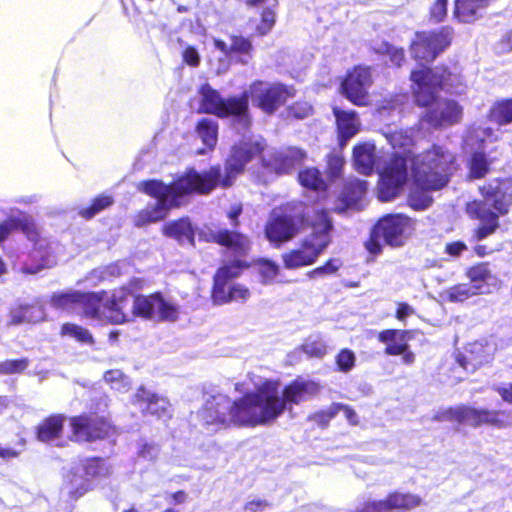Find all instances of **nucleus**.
Masks as SVG:
<instances>
[{
	"label": "nucleus",
	"mask_w": 512,
	"mask_h": 512,
	"mask_svg": "<svg viewBox=\"0 0 512 512\" xmlns=\"http://www.w3.org/2000/svg\"><path fill=\"white\" fill-rule=\"evenodd\" d=\"M262 140L242 141L231 147L230 156L224 162V168L213 165L207 170L198 171L193 167L187 168L184 174L175 178L170 184L158 179H147L138 183V191L153 198L154 202L136 213L133 223L142 228L149 224L163 221L169 212L179 208L183 199L193 194L209 195L217 188L231 187L236 177L244 171L246 164L263 152Z\"/></svg>",
	"instance_id": "1"
},
{
	"label": "nucleus",
	"mask_w": 512,
	"mask_h": 512,
	"mask_svg": "<svg viewBox=\"0 0 512 512\" xmlns=\"http://www.w3.org/2000/svg\"><path fill=\"white\" fill-rule=\"evenodd\" d=\"M387 142L392 148L400 151L392 153L389 164L380 173L378 200L382 202L394 200L400 194L405 184H407L408 172L424 167V163L420 160L428 153H436L438 157L445 155L452 157L451 152L439 145H433V148L418 155L414 154L412 151L413 138L407 131H396L387 134ZM453 162L454 158L452 157L451 163Z\"/></svg>",
	"instance_id": "2"
},
{
	"label": "nucleus",
	"mask_w": 512,
	"mask_h": 512,
	"mask_svg": "<svg viewBox=\"0 0 512 512\" xmlns=\"http://www.w3.org/2000/svg\"><path fill=\"white\" fill-rule=\"evenodd\" d=\"M130 300L131 312L137 317L157 319L159 322H174L178 319V306L165 300L160 292L133 296L129 287H122L114 290L113 294L104 296L106 310L109 312L108 321L111 324H124L127 321L124 309Z\"/></svg>",
	"instance_id": "3"
},
{
	"label": "nucleus",
	"mask_w": 512,
	"mask_h": 512,
	"mask_svg": "<svg viewBox=\"0 0 512 512\" xmlns=\"http://www.w3.org/2000/svg\"><path fill=\"white\" fill-rule=\"evenodd\" d=\"M319 392V385L312 380L295 379L284 386L282 394L274 388H261L238 398V409H252L268 418H278L288 406L299 405Z\"/></svg>",
	"instance_id": "4"
},
{
	"label": "nucleus",
	"mask_w": 512,
	"mask_h": 512,
	"mask_svg": "<svg viewBox=\"0 0 512 512\" xmlns=\"http://www.w3.org/2000/svg\"><path fill=\"white\" fill-rule=\"evenodd\" d=\"M424 166L419 170H411L414 176V186L407 196V204L412 210L424 211L432 204V196L429 192L440 191L449 183L451 177V157L447 154L437 156L435 152H429L421 159Z\"/></svg>",
	"instance_id": "5"
},
{
	"label": "nucleus",
	"mask_w": 512,
	"mask_h": 512,
	"mask_svg": "<svg viewBox=\"0 0 512 512\" xmlns=\"http://www.w3.org/2000/svg\"><path fill=\"white\" fill-rule=\"evenodd\" d=\"M237 399L231 401L228 396L217 394L209 397L202 405L197 416L207 426L227 427H256L268 425L278 418H268L251 408L236 409Z\"/></svg>",
	"instance_id": "6"
},
{
	"label": "nucleus",
	"mask_w": 512,
	"mask_h": 512,
	"mask_svg": "<svg viewBox=\"0 0 512 512\" xmlns=\"http://www.w3.org/2000/svg\"><path fill=\"white\" fill-rule=\"evenodd\" d=\"M332 219L327 210H320L314 214L311 234L302 240L301 247L282 254V262L287 270H296L300 267L310 266L317 261L330 243Z\"/></svg>",
	"instance_id": "7"
},
{
	"label": "nucleus",
	"mask_w": 512,
	"mask_h": 512,
	"mask_svg": "<svg viewBox=\"0 0 512 512\" xmlns=\"http://www.w3.org/2000/svg\"><path fill=\"white\" fill-rule=\"evenodd\" d=\"M199 97H201V112L220 118L231 119L236 129L246 131L251 125V116L247 108V92H241L240 95L223 98L219 91L214 89L209 83H202L199 86Z\"/></svg>",
	"instance_id": "8"
},
{
	"label": "nucleus",
	"mask_w": 512,
	"mask_h": 512,
	"mask_svg": "<svg viewBox=\"0 0 512 512\" xmlns=\"http://www.w3.org/2000/svg\"><path fill=\"white\" fill-rule=\"evenodd\" d=\"M246 268V261L240 259H233L219 266L214 273L213 292H211L214 305L246 302L249 298V290L242 284L230 283L233 279L241 276Z\"/></svg>",
	"instance_id": "9"
},
{
	"label": "nucleus",
	"mask_w": 512,
	"mask_h": 512,
	"mask_svg": "<svg viewBox=\"0 0 512 512\" xmlns=\"http://www.w3.org/2000/svg\"><path fill=\"white\" fill-rule=\"evenodd\" d=\"M109 475V467L101 457H89L72 462L65 474L64 491L77 500L92 489V480Z\"/></svg>",
	"instance_id": "10"
},
{
	"label": "nucleus",
	"mask_w": 512,
	"mask_h": 512,
	"mask_svg": "<svg viewBox=\"0 0 512 512\" xmlns=\"http://www.w3.org/2000/svg\"><path fill=\"white\" fill-rule=\"evenodd\" d=\"M410 224V219L400 213L385 214L377 220L370 231V238L365 242L368 253L377 256L381 253L382 243L390 247L403 245V234Z\"/></svg>",
	"instance_id": "11"
},
{
	"label": "nucleus",
	"mask_w": 512,
	"mask_h": 512,
	"mask_svg": "<svg viewBox=\"0 0 512 512\" xmlns=\"http://www.w3.org/2000/svg\"><path fill=\"white\" fill-rule=\"evenodd\" d=\"M437 422H457L472 427L489 425L496 428L503 427L500 412L485 408H476L470 405H458L442 408L433 416Z\"/></svg>",
	"instance_id": "12"
},
{
	"label": "nucleus",
	"mask_w": 512,
	"mask_h": 512,
	"mask_svg": "<svg viewBox=\"0 0 512 512\" xmlns=\"http://www.w3.org/2000/svg\"><path fill=\"white\" fill-rule=\"evenodd\" d=\"M447 68L436 67L434 69L424 68L411 72V81L416 86L414 97L419 106L428 107L434 103L435 93L444 89L449 80Z\"/></svg>",
	"instance_id": "13"
},
{
	"label": "nucleus",
	"mask_w": 512,
	"mask_h": 512,
	"mask_svg": "<svg viewBox=\"0 0 512 512\" xmlns=\"http://www.w3.org/2000/svg\"><path fill=\"white\" fill-rule=\"evenodd\" d=\"M306 222L302 206L294 213H272L265 225V237L272 245L280 247L295 237Z\"/></svg>",
	"instance_id": "14"
},
{
	"label": "nucleus",
	"mask_w": 512,
	"mask_h": 512,
	"mask_svg": "<svg viewBox=\"0 0 512 512\" xmlns=\"http://www.w3.org/2000/svg\"><path fill=\"white\" fill-rule=\"evenodd\" d=\"M452 29L449 26L437 30L416 33L412 40L411 55L418 61L432 62L451 44Z\"/></svg>",
	"instance_id": "15"
},
{
	"label": "nucleus",
	"mask_w": 512,
	"mask_h": 512,
	"mask_svg": "<svg viewBox=\"0 0 512 512\" xmlns=\"http://www.w3.org/2000/svg\"><path fill=\"white\" fill-rule=\"evenodd\" d=\"M243 92L248 93V100L252 99L253 105L267 114L274 113L293 96V89L282 83L262 81L253 82L250 89Z\"/></svg>",
	"instance_id": "16"
},
{
	"label": "nucleus",
	"mask_w": 512,
	"mask_h": 512,
	"mask_svg": "<svg viewBox=\"0 0 512 512\" xmlns=\"http://www.w3.org/2000/svg\"><path fill=\"white\" fill-rule=\"evenodd\" d=\"M480 195L484 201L475 200L472 203L479 202L485 207L500 215H506L512 205V179L494 178L480 187Z\"/></svg>",
	"instance_id": "17"
},
{
	"label": "nucleus",
	"mask_w": 512,
	"mask_h": 512,
	"mask_svg": "<svg viewBox=\"0 0 512 512\" xmlns=\"http://www.w3.org/2000/svg\"><path fill=\"white\" fill-rule=\"evenodd\" d=\"M371 86V74L367 67L356 66L346 73L345 79L341 81V95L355 106L366 105L368 100V88Z\"/></svg>",
	"instance_id": "18"
},
{
	"label": "nucleus",
	"mask_w": 512,
	"mask_h": 512,
	"mask_svg": "<svg viewBox=\"0 0 512 512\" xmlns=\"http://www.w3.org/2000/svg\"><path fill=\"white\" fill-rule=\"evenodd\" d=\"M305 160V151L296 147L274 150L262 157V166L275 175H288Z\"/></svg>",
	"instance_id": "19"
},
{
	"label": "nucleus",
	"mask_w": 512,
	"mask_h": 512,
	"mask_svg": "<svg viewBox=\"0 0 512 512\" xmlns=\"http://www.w3.org/2000/svg\"><path fill=\"white\" fill-rule=\"evenodd\" d=\"M72 436L78 442H92L105 438L109 435V424L99 417L90 415H79L70 418Z\"/></svg>",
	"instance_id": "20"
},
{
	"label": "nucleus",
	"mask_w": 512,
	"mask_h": 512,
	"mask_svg": "<svg viewBox=\"0 0 512 512\" xmlns=\"http://www.w3.org/2000/svg\"><path fill=\"white\" fill-rule=\"evenodd\" d=\"M420 503L422 499L418 495L393 492L384 500L365 503L362 509H356L355 512H404L419 506Z\"/></svg>",
	"instance_id": "21"
},
{
	"label": "nucleus",
	"mask_w": 512,
	"mask_h": 512,
	"mask_svg": "<svg viewBox=\"0 0 512 512\" xmlns=\"http://www.w3.org/2000/svg\"><path fill=\"white\" fill-rule=\"evenodd\" d=\"M378 343L384 344V354L387 356H401L402 363L411 365L415 356L408 346V331L390 328L378 332Z\"/></svg>",
	"instance_id": "22"
},
{
	"label": "nucleus",
	"mask_w": 512,
	"mask_h": 512,
	"mask_svg": "<svg viewBox=\"0 0 512 512\" xmlns=\"http://www.w3.org/2000/svg\"><path fill=\"white\" fill-rule=\"evenodd\" d=\"M467 214L470 215L472 219H477L480 221L477 229H475V233H473V239L477 241L485 240L494 234L498 227H500V223H498V217L503 215L495 213L484 204L479 202L468 203Z\"/></svg>",
	"instance_id": "23"
},
{
	"label": "nucleus",
	"mask_w": 512,
	"mask_h": 512,
	"mask_svg": "<svg viewBox=\"0 0 512 512\" xmlns=\"http://www.w3.org/2000/svg\"><path fill=\"white\" fill-rule=\"evenodd\" d=\"M493 351L495 348L488 343L476 341L468 344L464 353L456 356V363L463 368V370L474 373L484 364L490 363L493 358Z\"/></svg>",
	"instance_id": "24"
},
{
	"label": "nucleus",
	"mask_w": 512,
	"mask_h": 512,
	"mask_svg": "<svg viewBox=\"0 0 512 512\" xmlns=\"http://www.w3.org/2000/svg\"><path fill=\"white\" fill-rule=\"evenodd\" d=\"M18 224H20V226H18V231L25 234L26 239L35 243L33 258L40 259V264L36 265V268H33L32 266H25V273L34 275L42 271L44 268L49 267V265H51V259H49L47 252L39 251L43 245L39 241V230L31 216L21 212V222Z\"/></svg>",
	"instance_id": "25"
},
{
	"label": "nucleus",
	"mask_w": 512,
	"mask_h": 512,
	"mask_svg": "<svg viewBox=\"0 0 512 512\" xmlns=\"http://www.w3.org/2000/svg\"><path fill=\"white\" fill-rule=\"evenodd\" d=\"M208 241L229 250L236 257H244L249 251V239L234 229L220 228L208 233Z\"/></svg>",
	"instance_id": "26"
},
{
	"label": "nucleus",
	"mask_w": 512,
	"mask_h": 512,
	"mask_svg": "<svg viewBox=\"0 0 512 512\" xmlns=\"http://www.w3.org/2000/svg\"><path fill=\"white\" fill-rule=\"evenodd\" d=\"M133 403L140 406L143 415H151L157 419L166 420L169 418V403L165 398L140 386L133 396Z\"/></svg>",
	"instance_id": "27"
},
{
	"label": "nucleus",
	"mask_w": 512,
	"mask_h": 512,
	"mask_svg": "<svg viewBox=\"0 0 512 512\" xmlns=\"http://www.w3.org/2000/svg\"><path fill=\"white\" fill-rule=\"evenodd\" d=\"M461 118V106L454 101H444L429 107L423 116L424 122L438 128L440 126L452 125Z\"/></svg>",
	"instance_id": "28"
},
{
	"label": "nucleus",
	"mask_w": 512,
	"mask_h": 512,
	"mask_svg": "<svg viewBox=\"0 0 512 512\" xmlns=\"http://www.w3.org/2000/svg\"><path fill=\"white\" fill-rule=\"evenodd\" d=\"M195 231L197 227L187 216L170 220L162 228L165 237L174 239L179 245L187 243L192 247L195 246Z\"/></svg>",
	"instance_id": "29"
},
{
	"label": "nucleus",
	"mask_w": 512,
	"mask_h": 512,
	"mask_svg": "<svg viewBox=\"0 0 512 512\" xmlns=\"http://www.w3.org/2000/svg\"><path fill=\"white\" fill-rule=\"evenodd\" d=\"M333 115L336 119L338 145H340V148H344L357 133V114L356 111H345L334 107Z\"/></svg>",
	"instance_id": "30"
},
{
	"label": "nucleus",
	"mask_w": 512,
	"mask_h": 512,
	"mask_svg": "<svg viewBox=\"0 0 512 512\" xmlns=\"http://www.w3.org/2000/svg\"><path fill=\"white\" fill-rule=\"evenodd\" d=\"M353 166L358 173L369 176L378 169L376 147L372 143H361L353 147Z\"/></svg>",
	"instance_id": "31"
},
{
	"label": "nucleus",
	"mask_w": 512,
	"mask_h": 512,
	"mask_svg": "<svg viewBox=\"0 0 512 512\" xmlns=\"http://www.w3.org/2000/svg\"><path fill=\"white\" fill-rule=\"evenodd\" d=\"M367 185L368 183L366 181L358 178H351L349 181H346L343 190H341L340 198H338V201H340L338 210L342 212L356 209L359 202L363 199L364 194H366Z\"/></svg>",
	"instance_id": "32"
},
{
	"label": "nucleus",
	"mask_w": 512,
	"mask_h": 512,
	"mask_svg": "<svg viewBox=\"0 0 512 512\" xmlns=\"http://www.w3.org/2000/svg\"><path fill=\"white\" fill-rule=\"evenodd\" d=\"M63 423H65V416L63 415L48 416L36 426V439L45 443L57 439L63 431Z\"/></svg>",
	"instance_id": "33"
},
{
	"label": "nucleus",
	"mask_w": 512,
	"mask_h": 512,
	"mask_svg": "<svg viewBox=\"0 0 512 512\" xmlns=\"http://www.w3.org/2000/svg\"><path fill=\"white\" fill-rule=\"evenodd\" d=\"M297 181H299L302 188L318 193H325L327 188H329V183H334L329 180H324L322 173H320L319 169L316 167H306L299 171Z\"/></svg>",
	"instance_id": "34"
},
{
	"label": "nucleus",
	"mask_w": 512,
	"mask_h": 512,
	"mask_svg": "<svg viewBox=\"0 0 512 512\" xmlns=\"http://www.w3.org/2000/svg\"><path fill=\"white\" fill-rule=\"evenodd\" d=\"M492 0H455V17L462 23H471L478 16V11L485 8Z\"/></svg>",
	"instance_id": "35"
},
{
	"label": "nucleus",
	"mask_w": 512,
	"mask_h": 512,
	"mask_svg": "<svg viewBox=\"0 0 512 512\" xmlns=\"http://www.w3.org/2000/svg\"><path fill=\"white\" fill-rule=\"evenodd\" d=\"M98 294V292H81V291H58L53 292L50 297V304L53 308L64 309L77 305L81 301H85Z\"/></svg>",
	"instance_id": "36"
},
{
	"label": "nucleus",
	"mask_w": 512,
	"mask_h": 512,
	"mask_svg": "<svg viewBox=\"0 0 512 512\" xmlns=\"http://www.w3.org/2000/svg\"><path fill=\"white\" fill-rule=\"evenodd\" d=\"M486 293L483 284H455L446 290L448 301L452 303L464 302L477 294Z\"/></svg>",
	"instance_id": "37"
},
{
	"label": "nucleus",
	"mask_w": 512,
	"mask_h": 512,
	"mask_svg": "<svg viewBox=\"0 0 512 512\" xmlns=\"http://www.w3.org/2000/svg\"><path fill=\"white\" fill-rule=\"evenodd\" d=\"M43 317V311L40 308H35L31 304H20L11 308L9 311V319L11 324L18 325L22 323H33Z\"/></svg>",
	"instance_id": "38"
},
{
	"label": "nucleus",
	"mask_w": 512,
	"mask_h": 512,
	"mask_svg": "<svg viewBox=\"0 0 512 512\" xmlns=\"http://www.w3.org/2000/svg\"><path fill=\"white\" fill-rule=\"evenodd\" d=\"M104 296L105 291H101L95 296L80 301L77 305L82 306V309H84V315L88 318L107 319V317H109V312L105 309V301H103Z\"/></svg>",
	"instance_id": "39"
},
{
	"label": "nucleus",
	"mask_w": 512,
	"mask_h": 512,
	"mask_svg": "<svg viewBox=\"0 0 512 512\" xmlns=\"http://www.w3.org/2000/svg\"><path fill=\"white\" fill-rule=\"evenodd\" d=\"M114 204V198L108 194L101 193L92 199L91 204L88 206H81L77 210L80 218L84 220H91L97 214L106 210Z\"/></svg>",
	"instance_id": "40"
},
{
	"label": "nucleus",
	"mask_w": 512,
	"mask_h": 512,
	"mask_svg": "<svg viewBox=\"0 0 512 512\" xmlns=\"http://www.w3.org/2000/svg\"><path fill=\"white\" fill-rule=\"evenodd\" d=\"M218 131L219 125H217V121L211 118H203L197 121V136L201 138L202 144L208 147V149H214L215 145L217 144Z\"/></svg>",
	"instance_id": "41"
},
{
	"label": "nucleus",
	"mask_w": 512,
	"mask_h": 512,
	"mask_svg": "<svg viewBox=\"0 0 512 512\" xmlns=\"http://www.w3.org/2000/svg\"><path fill=\"white\" fill-rule=\"evenodd\" d=\"M490 118L500 126L512 123V98L495 102L490 108Z\"/></svg>",
	"instance_id": "42"
},
{
	"label": "nucleus",
	"mask_w": 512,
	"mask_h": 512,
	"mask_svg": "<svg viewBox=\"0 0 512 512\" xmlns=\"http://www.w3.org/2000/svg\"><path fill=\"white\" fill-rule=\"evenodd\" d=\"M490 169V163L486 159L485 153L475 151L470 157L468 162V170H470V177L473 179H481L485 177Z\"/></svg>",
	"instance_id": "43"
},
{
	"label": "nucleus",
	"mask_w": 512,
	"mask_h": 512,
	"mask_svg": "<svg viewBox=\"0 0 512 512\" xmlns=\"http://www.w3.org/2000/svg\"><path fill=\"white\" fill-rule=\"evenodd\" d=\"M341 268V261L337 258H330L328 261L324 262L323 265L318 266L317 268L312 269L307 272V279L314 280L317 278H323L325 276L334 275Z\"/></svg>",
	"instance_id": "44"
},
{
	"label": "nucleus",
	"mask_w": 512,
	"mask_h": 512,
	"mask_svg": "<svg viewBox=\"0 0 512 512\" xmlns=\"http://www.w3.org/2000/svg\"><path fill=\"white\" fill-rule=\"evenodd\" d=\"M62 335L73 337L81 344H92V334L88 332L87 328L81 327L74 323H66L62 325Z\"/></svg>",
	"instance_id": "45"
},
{
	"label": "nucleus",
	"mask_w": 512,
	"mask_h": 512,
	"mask_svg": "<svg viewBox=\"0 0 512 512\" xmlns=\"http://www.w3.org/2000/svg\"><path fill=\"white\" fill-rule=\"evenodd\" d=\"M467 277L475 285H483L491 279V272L487 262H481L473 265L467 270Z\"/></svg>",
	"instance_id": "46"
},
{
	"label": "nucleus",
	"mask_w": 512,
	"mask_h": 512,
	"mask_svg": "<svg viewBox=\"0 0 512 512\" xmlns=\"http://www.w3.org/2000/svg\"><path fill=\"white\" fill-rule=\"evenodd\" d=\"M341 412V403H333L327 410H322L312 414L311 420L319 427L325 428L330 420L334 419Z\"/></svg>",
	"instance_id": "47"
},
{
	"label": "nucleus",
	"mask_w": 512,
	"mask_h": 512,
	"mask_svg": "<svg viewBox=\"0 0 512 512\" xmlns=\"http://www.w3.org/2000/svg\"><path fill=\"white\" fill-rule=\"evenodd\" d=\"M344 168V158L339 153L331 152L328 154V166H326V173H328L329 181L334 182L341 178L342 169Z\"/></svg>",
	"instance_id": "48"
},
{
	"label": "nucleus",
	"mask_w": 512,
	"mask_h": 512,
	"mask_svg": "<svg viewBox=\"0 0 512 512\" xmlns=\"http://www.w3.org/2000/svg\"><path fill=\"white\" fill-rule=\"evenodd\" d=\"M307 357L322 358L325 355V343L319 337H309L301 346Z\"/></svg>",
	"instance_id": "49"
},
{
	"label": "nucleus",
	"mask_w": 512,
	"mask_h": 512,
	"mask_svg": "<svg viewBox=\"0 0 512 512\" xmlns=\"http://www.w3.org/2000/svg\"><path fill=\"white\" fill-rule=\"evenodd\" d=\"M29 366V359L5 360L0 362V375L20 374Z\"/></svg>",
	"instance_id": "50"
},
{
	"label": "nucleus",
	"mask_w": 512,
	"mask_h": 512,
	"mask_svg": "<svg viewBox=\"0 0 512 512\" xmlns=\"http://www.w3.org/2000/svg\"><path fill=\"white\" fill-rule=\"evenodd\" d=\"M104 381L111 384L114 390L125 391L129 386V379L119 369L108 370L104 373Z\"/></svg>",
	"instance_id": "51"
},
{
	"label": "nucleus",
	"mask_w": 512,
	"mask_h": 512,
	"mask_svg": "<svg viewBox=\"0 0 512 512\" xmlns=\"http://www.w3.org/2000/svg\"><path fill=\"white\" fill-rule=\"evenodd\" d=\"M356 356L350 349H341L340 353L336 354V367L342 373H347L354 368Z\"/></svg>",
	"instance_id": "52"
},
{
	"label": "nucleus",
	"mask_w": 512,
	"mask_h": 512,
	"mask_svg": "<svg viewBox=\"0 0 512 512\" xmlns=\"http://www.w3.org/2000/svg\"><path fill=\"white\" fill-rule=\"evenodd\" d=\"M158 453V444L145 439L138 441V457L145 461H154L158 457Z\"/></svg>",
	"instance_id": "53"
},
{
	"label": "nucleus",
	"mask_w": 512,
	"mask_h": 512,
	"mask_svg": "<svg viewBox=\"0 0 512 512\" xmlns=\"http://www.w3.org/2000/svg\"><path fill=\"white\" fill-rule=\"evenodd\" d=\"M19 223H21V215L9 216L8 219L0 222V244L4 243V241L9 238L10 234L17 231Z\"/></svg>",
	"instance_id": "54"
},
{
	"label": "nucleus",
	"mask_w": 512,
	"mask_h": 512,
	"mask_svg": "<svg viewBox=\"0 0 512 512\" xmlns=\"http://www.w3.org/2000/svg\"><path fill=\"white\" fill-rule=\"evenodd\" d=\"M231 51L233 54L249 55L253 49L251 40L242 36H231Z\"/></svg>",
	"instance_id": "55"
},
{
	"label": "nucleus",
	"mask_w": 512,
	"mask_h": 512,
	"mask_svg": "<svg viewBox=\"0 0 512 512\" xmlns=\"http://www.w3.org/2000/svg\"><path fill=\"white\" fill-rule=\"evenodd\" d=\"M273 25H275V12L270 7H267L263 9L262 21H260V24L257 26L258 34H268L271 28H273Z\"/></svg>",
	"instance_id": "56"
},
{
	"label": "nucleus",
	"mask_w": 512,
	"mask_h": 512,
	"mask_svg": "<svg viewBox=\"0 0 512 512\" xmlns=\"http://www.w3.org/2000/svg\"><path fill=\"white\" fill-rule=\"evenodd\" d=\"M258 275H260V282L263 285H268L278 275V266L271 261H267L263 264L262 269L258 270Z\"/></svg>",
	"instance_id": "57"
},
{
	"label": "nucleus",
	"mask_w": 512,
	"mask_h": 512,
	"mask_svg": "<svg viewBox=\"0 0 512 512\" xmlns=\"http://www.w3.org/2000/svg\"><path fill=\"white\" fill-rule=\"evenodd\" d=\"M495 53L509 54L512 52V30L500 37L499 42L495 43Z\"/></svg>",
	"instance_id": "58"
},
{
	"label": "nucleus",
	"mask_w": 512,
	"mask_h": 512,
	"mask_svg": "<svg viewBox=\"0 0 512 512\" xmlns=\"http://www.w3.org/2000/svg\"><path fill=\"white\" fill-rule=\"evenodd\" d=\"M468 250V246L462 240L450 242L445 246V253L450 257H459Z\"/></svg>",
	"instance_id": "59"
},
{
	"label": "nucleus",
	"mask_w": 512,
	"mask_h": 512,
	"mask_svg": "<svg viewBox=\"0 0 512 512\" xmlns=\"http://www.w3.org/2000/svg\"><path fill=\"white\" fill-rule=\"evenodd\" d=\"M182 60L191 67H197L200 64V55L195 47L187 46L182 52Z\"/></svg>",
	"instance_id": "60"
},
{
	"label": "nucleus",
	"mask_w": 512,
	"mask_h": 512,
	"mask_svg": "<svg viewBox=\"0 0 512 512\" xmlns=\"http://www.w3.org/2000/svg\"><path fill=\"white\" fill-rule=\"evenodd\" d=\"M494 391L504 402L512 405V383H500L494 386Z\"/></svg>",
	"instance_id": "61"
},
{
	"label": "nucleus",
	"mask_w": 512,
	"mask_h": 512,
	"mask_svg": "<svg viewBox=\"0 0 512 512\" xmlns=\"http://www.w3.org/2000/svg\"><path fill=\"white\" fill-rule=\"evenodd\" d=\"M414 313L415 310H413L412 306L407 304V302H399V304H397L396 318L400 322H404L408 317H411Z\"/></svg>",
	"instance_id": "62"
},
{
	"label": "nucleus",
	"mask_w": 512,
	"mask_h": 512,
	"mask_svg": "<svg viewBox=\"0 0 512 512\" xmlns=\"http://www.w3.org/2000/svg\"><path fill=\"white\" fill-rule=\"evenodd\" d=\"M241 213L242 206L240 203L231 204L230 210H228V213H226V217L230 219L231 227H233V229H236L237 225L239 224V220L237 219H239Z\"/></svg>",
	"instance_id": "63"
},
{
	"label": "nucleus",
	"mask_w": 512,
	"mask_h": 512,
	"mask_svg": "<svg viewBox=\"0 0 512 512\" xmlns=\"http://www.w3.org/2000/svg\"><path fill=\"white\" fill-rule=\"evenodd\" d=\"M269 507V504L266 500L257 499L252 500L245 504L246 512H263L266 508Z\"/></svg>",
	"instance_id": "64"
}]
</instances>
